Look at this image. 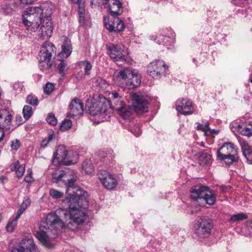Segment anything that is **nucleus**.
I'll use <instances>...</instances> for the list:
<instances>
[{
	"instance_id": "obj_1",
	"label": "nucleus",
	"mask_w": 252,
	"mask_h": 252,
	"mask_svg": "<svg viewBox=\"0 0 252 252\" xmlns=\"http://www.w3.org/2000/svg\"><path fill=\"white\" fill-rule=\"evenodd\" d=\"M81 194V192L79 196L68 199L69 211L59 208L54 213H49L45 220L41 221L39 230L36 232L35 237L43 246L49 249L54 247L50 237L55 236L58 231L63 228L64 223L62 218L69 220L67 226L71 229L76 228L78 224L86 220L87 214L84 210L87 208L88 202L86 197Z\"/></svg>"
},
{
	"instance_id": "obj_2",
	"label": "nucleus",
	"mask_w": 252,
	"mask_h": 252,
	"mask_svg": "<svg viewBox=\"0 0 252 252\" xmlns=\"http://www.w3.org/2000/svg\"><path fill=\"white\" fill-rule=\"evenodd\" d=\"M116 79L121 82L118 83L120 86L128 89L137 88L141 82L140 75L129 68H125L121 70L117 75Z\"/></svg>"
},
{
	"instance_id": "obj_3",
	"label": "nucleus",
	"mask_w": 252,
	"mask_h": 252,
	"mask_svg": "<svg viewBox=\"0 0 252 252\" xmlns=\"http://www.w3.org/2000/svg\"><path fill=\"white\" fill-rule=\"evenodd\" d=\"M190 198L194 201L200 203L204 202L206 204L212 206L216 202V196L209 187L202 185H197L191 188Z\"/></svg>"
},
{
	"instance_id": "obj_4",
	"label": "nucleus",
	"mask_w": 252,
	"mask_h": 252,
	"mask_svg": "<svg viewBox=\"0 0 252 252\" xmlns=\"http://www.w3.org/2000/svg\"><path fill=\"white\" fill-rule=\"evenodd\" d=\"M77 160V154L73 151H67L64 146H59L54 154L52 163L55 165H69Z\"/></svg>"
},
{
	"instance_id": "obj_5",
	"label": "nucleus",
	"mask_w": 252,
	"mask_h": 252,
	"mask_svg": "<svg viewBox=\"0 0 252 252\" xmlns=\"http://www.w3.org/2000/svg\"><path fill=\"white\" fill-rule=\"evenodd\" d=\"M217 158L230 165L238 160L237 149L233 144L225 143L218 151Z\"/></svg>"
},
{
	"instance_id": "obj_6",
	"label": "nucleus",
	"mask_w": 252,
	"mask_h": 252,
	"mask_svg": "<svg viewBox=\"0 0 252 252\" xmlns=\"http://www.w3.org/2000/svg\"><path fill=\"white\" fill-rule=\"evenodd\" d=\"M56 48L51 42L45 41L41 47L39 66L42 71L47 70L52 67L50 60L53 53H55Z\"/></svg>"
},
{
	"instance_id": "obj_7",
	"label": "nucleus",
	"mask_w": 252,
	"mask_h": 252,
	"mask_svg": "<svg viewBox=\"0 0 252 252\" xmlns=\"http://www.w3.org/2000/svg\"><path fill=\"white\" fill-rule=\"evenodd\" d=\"M130 97L132 101V107L133 111L140 115L149 111V105L151 100L148 95L132 93Z\"/></svg>"
},
{
	"instance_id": "obj_8",
	"label": "nucleus",
	"mask_w": 252,
	"mask_h": 252,
	"mask_svg": "<svg viewBox=\"0 0 252 252\" xmlns=\"http://www.w3.org/2000/svg\"><path fill=\"white\" fill-rule=\"evenodd\" d=\"M213 227L212 220L207 217L198 219L194 224L195 233L200 238H208Z\"/></svg>"
},
{
	"instance_id": "obj_9",
	"label": "nucleus",
	"mask_w": 252,
	"mask_h": 252,
	"mask_svg": "<svg viewBox=\"0 0 252 252\" xmlns=\"http://www.w3.org/2000/svg\"><path fill=\"white\" fill-rule=\"evenodd\" d=\"M109 102L103 98H100L98 100H94L89 102L86 104L88 111L89 114L93 116L98 114H105L107 110L108 105Z\"/></svg>"
},
{
	"instance_id": "obj_10",
	"label": "nucleus",
	"mask_w": 252,
	"mask_h": 252,
	"mask_svg": "<svg viewBox=\"0 0 252 252\" xmlns=\"http://www.w3.org/2000/svg\"><path fill=\"white\" fill-rule=\"evenodd\" d=\"M106 49L108 54L114 61L126 62L127 52L122 49L120 46L110 44L107 45Z\"/></svg>"
},
{
	"instance_id": "obj_11",
	"label": "nucleus",
	"mask_w": 252,
	"mask_h": 252,
	"mask_svg": "<svg viewBox=\"0 0 252 252\" xmlns=\"http://www.w3.org/2000/svg\"><path fill=\"white\" fill-rule=\"evenodd\" d=\"M51 17L49 15L45 14L42 21L40 29L38 31V39L43 40L48 39L51 36L53 28L50 22Z\"/></svg>"
},
{
	"instance_id": "obj_12",
	"label": "nucleus",
	"mask_w": 252,
	"mask_h": 252,
	"mask_svg": "<svg viewBox=\"0 0 252 252\" xmlns=\"http://www.w3.org/2000/svg\"><path fill=\"white\" fill-rule=\"evenodd\" d=\"M167 68L168 66L163 61L155 60L149 65L147 71L153 77L158 78Z\"/></svg>"
},
{
	"instance_id": "obj_13",
	"label": "nucleus",
	"mask_w": 252,
	"mask_h": 252,
	"mask_svg": "<svg viewBox=\"0 0 252 252\" xmlns=\"http://www.w3.org/2000/svg\"><path fill=\"white\" fill-rule=\"evenodd\" d=\"M23 23L26 29L32 32H34L39 28L41 24L43 17L41 16H35L34 15L22 14Z\"/></svg>"
},
{
	"instance_id": "obj_14",
	"label": "nucleus",
	"mask_w": 252,
	"mask_h": 252,
	"mask_svg": "<svg viewBox=\"0 0 252 252\" xmlns=\"http://www.w3.org/2000/svg\"><path fill=\"white\" fill-rule=\"evenodd\" d=\"M104 25L106 28L110 32H120L125 29V24L124 22L119 19L118 16L112 17L108 22L106 19H104Z\"/></svg>"
},
{
	"instance_id": "obj_15",
	"label": "nucleus",
	"mask_w": 252,
	"mask_h": 252,
	"mask_svg": "<svg viewBox=\"0 0 252 252\" xmlns=\"http://www.w3.org/2000/svg\"><path fill=\"white\" fill-rule=\"evenodd\" d=\"M11 252H39L32 239H23L18 248H13Z\"/></svg>"
},
{
	"instance_id": "obj_16",
	"label": "nucleus",
	"mask_w": 252,
	"mask_h": 252,
	"mask_svg": "<svg viewBox=\"0 0 252 252\" xmlns=\"http://www.w3.org/2000/svg\"><path fill=\"white\" fill-rule=\"evenodd\" d=\"M102 4L108 8L112 17H117L123 12L122 3L118 0H102Z\"/></svg>"
},
{
	"instance_id": "obj_17",
	"label": "nucleus",
	"mask_w": 252,
	"mask_h": 252,
	"mask_svg": "<svg viewBox=\"0 0 252 252\" xmlns=\"http://www.w3.org/2000/svg\"><path fill=\"white\" fill-rule=\"evenodd\" d=\"M176 107L179 113L184 115H190L194 112L191 101L186 98L177 100Z\"/></svg>"
},
{
	"instance_id": "obj_18",
	"label": "nucleus",
	"mask_w": 252,
	"mask_h": 252,
	"mask_svg": "<svg viewBox=\"0 0 252 252\" xmlns=\"http://www.w3.org/2000/svg\"><path fill=\"white\" fill-rule=\"evenodd\" d=\"M77 179V176H75L72 178L67 179L66 180H63V182L67 187V192L71 191V190H73L71 193L72 194L70 195V197L79 196V193L81 191V196H85V193L86 192L76 183Z\"/></svg>"
},
{
	"instance_id": "obj_19",
	"label": "nucleus",
	"mask_w": 252,
	"mask_h": 252,
	"mask_svg": "<svg viewBox=\"0 0 252 252\" xmlns=\"http://www.w3.org/2000/svg\"><path fill=\"white\" fill-rule=\"evenodd\" d=\"M125 105L124 101H120L119 104H116V106L111 107L117 111L119 115L124 119H130L132 118L133 108L132 106H124Z\"/></svg>"
},
{
	"instance_id": "obj_20",
	"label": "nucleus",
	"mask_w": 252,
	"mask_h": 252,
	"mask_svg": "<svg viewBox=\"0 0 252 252\" xmlns=\"http://www.w3.org/2000/svg\"><path fill=\"white\" fill-rule=\"evenodd\" d=\"M83 106V103L80 99L74 98L69 105L70 112L67 116L73 117L82 115L84 111Z\"/></svg>"
},
{
	"instance_id": "obj_21",
	"label": "nucleus",
	"mask_w": 252,
	"mask_h": 252,
	"mask_svg": "<svg viewBox=\"0 0 252 252\" xmlns=\"http://www.w3.org/2000/svg\"><path fill=\"white\" fill-rule=\"evenodd\" d=\"M99 179L104 188L109 190L114 189L118 184L117 180L114 177V174H107L106 176Z\"/></svg>"
},
{
	"instance_id": "obj_22",
	"label": "nucleus",
	"mask_w": 252,
	"mask_h": 252,
	"mask_svg": "<svg viewBox=\"0 0 252 252\" xmlns=\"http://www.w3.org/2000/svg\"><path fill=\"white\" fill-rule=\"evenodd\" d=\"M72 51V47L71 40L65 37L62 45V52L60 55L61 57L67 58L70 55Z\"/></svg>"
},
{
	"instance_id": "obj_23",
	"label": "nucleus",
	"mask_w": 252,
	"mask_h": 252,
	"mask_svg": "<svg viewBox=\"0 0 252 252\" xmlns=\"http://www.w3.org/2000/svg\"><path fill=\"white\" fill-rule=\"evenodd\" d=\"M241 146L243 154L247 161L249 163L252 164V149L251 147L246 142L242 143Z\"/></svg>"
},
{
	"instance_id": "obj_24",
	"label": "nucleus",
	"mask_w": 252,
	"mask_h": 252,
	"mask_svg": "<svg viewBox=\"0 0 252 252\" xmlns=\"http://www.w3.org/2000/svg\"><path fill=\"white\" fill-rule=\"evenodd\" d=\"M1 9L6 14H10L18 10V6L16 3L14 2H5L1 5Z\"/></svg>"
},
{
	"instance_id": "obj_25",
	"label": "nucleus",
	"mask_w": 252,
	"mask_h": 252,
	"mask_svg": "<svg viewBox=\"0 0 252 252\" xmlns=\"http://www.w3.org/2000/svg\"><path fill=\"white\" fill-rule=\"evenodd\" d=\"M23 14L34 15L35 16L44 17L45 14L43 13V9L40 7H29L24 11Z\"/></svg>"
},
{
	"instance_id": "obj_26",
	"label": "nucleus",
	"mask_w": 252,
	"mask_h": 252,
	"mask_svg": "<svg viewBox=\"0 0 252 252\" xmlns=\"http://www.w3.org/2000/svg\"><path fill=\"white\" fill-rule=\"evenodd\" d=\"M113 158L111 154L102 152L99 156V163L97 162V164H99V166L102 165H108L112 160ZM99 168V167H98Z\"/></svg>"
},
{
	"instance_id": "obj_27",
	"label": "nucleus",
	"mask_w": 252,
	"mask_h": 252,
	"mask_svg": "<svg viewBox=\"0 0 252 252\" xmlns=\"http://www.w3.org/2000/svg\"><path fill=\"white\" fill-rule=\"evenodd\" d=\"M94 85L98 90L102 91L106 90L109 86L106 81L99 77L96 78Z\"/></svg>"
},
{
	"instance_id": "obj_28",
	"label": "nucleus",
	"mask_w": 252,
	"mask_h": 252,
	"mask_svg": "<svg viewBox=\"0 0 252 252\" xmlns=\"http://www.w3.org/2000/svg\"><path fill=\"white\" fill-rule=\"evenodd\" d=\"M236 128L237 132L243 135L248 137L252 135V127L250 128L240 125H237V126H236Z\"/></svg>"
},
{
	"instance_id": "obj_29",
	"label": "nucleus",
	"mask_w": 252,
	"mask_h": 252,
	"mask_svg": "<svg viewBox=\"0 0 252 252\" xmlns=\"http://www.w3.org/2000/svg\"><path fill=\"white\" fill-rule=\"evenodd\" d=\"M82 168L86 173H92L94 171V166L90 159H86L83 162Z\"/></svg>"
},
{
	"instance_id": "obj_30",
	"label": "nucleus",
	"mask_w": 252,
	"mask_h": 252,
	"mask_svg": "<svg viewBox=\"0 0 252 252\" xmlns=\"http://www.w3.org/2000/svg\"><path fill=\"white\" fill-rule=\"evenodd\" d=\"M57 69L60 75L64 77L65 76V71L68 69L67 63L66 61L63 60H60Z\"/></svg>"
},
{
	"instance_id": "obj_31",
	"label": "nucleus",
	"mask_w": 252,
	"mask_h": 252,
	"mask_svg": "<svg viewBox=\"0 0 252 252\" xmlns=\"http://www.w3.org/2000/svg\"><path fill=\"white\" fill-rule=\"evenodd\" d=\"M11 169L12 171H16L19 173H25V164H21L19 161L17 160L12 165Z\"/></svg>"
},
{
	"instance_id": "obj_32",
	"label": "nucleus",
	"mask_w": 252,
	"mask_h": 252,
	"mask_svg": "<svg viewBox=\"0 0 252 252\" xmlns=\"http://www.w3.org/2000/svg\"><path fill=\"white\" fill-rule=\"evenodd\" d=\"M198 159L201 164H210L211 160V156L207 153L201 152L199 153Z\"/></svg>"
},
{
	"instance_id": "obj_33",
	"label": "nucleus",
	"mask_w": 252,
	"mask_h": 252,
	"mask_svg": "<svg viewBox=\"0 0 252 252\" xmlns=\"http://www.w3.org/2000/svg\"><path fill=\"white\" fill-rule=\"evenodd\" d=\"M79 65L80 66H84L85 72L84 73L86 75H89L91 73V71L92 69V65L90 62L88 61H81L79 63Z\"/></svg>"
},
{
	"instance_id": "obj_34",
	"label": "nucleus",
	"mask_w": 252,
	"mask_h": 252,
	"mask_svg": "<svg viewBox=\"0 0 252 252\" xmlns=\"http://www.w3.org/2000/svg\"><path fill=\"white\" fill-rule=\"evenodd\" d=\"M22 113L24 118L26 120H29L33 114L32 107L29 105H25L22 110Z\"/></svg>"
},
{
	"instance_id": "obj_35",
	"label": "nucleus",
	"mask_w": 252,
	"mask_h": 252,
	"mask_svg": "<svg viewBox=\"0 0 252 252\" xmlns=\"http://www.w3.org/2000/svg\"><path fill=\"white\" fill-rule=\"evenodd\" d=\"M17 220H16V218L14 217L9 221L6 226V230L7 231L11 232L14 230L17 225Z\"/></svg>"
},
{
	"instance_id": "obj_36",
	"label": "nucleus",
	"mask_w": 252,
	"mask_h": 252,
	"mask_svg": "<svg viewBox=\"0 0 252 252\" xmlns=\"http://www.w3.org/2000/svg\"><path fill=\"white\" fill-rule=\"evenodd\" d=\"M72 123L71 120L69 119H65L60 126V130L62 131L67 130L71 128Z\"/></svg>"
},
{
	"instance_id": "obj_37",
	"label": "nucleus",
	"mask_w": 252,
	"mask_h": 252,
	"mask_svg": "<svg viewBox=\"0 0 252 252\" xmlns=\"http://www.w3.org/2000/svg\"><path fill=\"white\" fill-rule=\"evenodd\" d=\"M111 103H114L115 105L119 104L120 103L121 99V96L119 93L116 91H113L111 94Z\"/></svg>"
},
{
	"instance_id": "obj_38",
	"label": "nucleus",
	"mask_w": 252,
	"mask_h": 252,
	"mask_svg": "<svg viewBox=\"0 0 252 252\" xmlns=\"http://www.w3.org/2000/svg\"><path fill=\"white\" fill-rule=\"evenodd\" d=\"M247 218V215L243 213H238L232 215L230 220L233 222H237L240 220H242Z\"/></svg>"
},
{
	"instance_id": "obj_39",
	"label": "nucleus",
	"mask_w": 252,
	"mask_h": 252,
	"mask_svg": "<svg viewBox=\"0 0 252 252\" xmlns=\"http://www.w3.org/2000/svg\"><path fill=\"white\" fill-rule=\"evenodd\" d=\"M26 102L31 105L37 106L38 101L37 97L32 94H29L27 97Z\"/></svg>"
},
{
	"instance_id": "obj_40",
	"label": "nucleus",
	"mask_w": 252,
	"mask_h": 252,
	"mask_svg": "<svg viewBox=\"0 0 252 252\" xmlns=\"http://www.w3.org/2000/svg\"><path fill=\"white\" fill-rule=\"evenodd\" d=\"M49 194L54 199L62 198L63 195V192L53 189H51L50 190Z\"/></svg>"
},
{
	"instance_id": "obj_41",
	"label": "nucleus",
	"mask_w": 252,
	"mask_h": 252,
	"mask_svg": "<svg viewBox=\"0 0 252 252\" xmlns=\"http://www.w3.org/2000/svg\"><path fill=\"white\" fill-rule=\"evenodd\" d=\"M46 121L48 124L52 126H56L57 124V120L55 115L52 113H49L46 118Z\"/></svg>"
},
{
	"instance_id": "obj_42",
	"label": "nucleus",
	"mask_w": 252,
	"mask_h": 252,
	"mask_svg": "<svg viewBox=\"0 0 252 252\" xmlns=\"http://www.w3.org/2000/svg\"><path fill=\"white\" fill-rule=\"evenodd\" d=\"M54 85L53 83L47 82L44 86V93L45 94H50L54 89Z\"/></svg>"
},
{
	"instance_id": "obj_43",
	"label": "nucleus",
	"mask_w": 252,
	"mask_h": 252,
	"mask_svg": "<svg viewBox=\"0 0 252 252\" xmlns=\"http://www.w3.org/2000/svg\"><path fill=\"white\" fill-rule=\"evenodd\" d=\"M130 130L136 137L140 136L142 133L140 126L138 124L132 126L130 128Z\"/></svg>"
},
{
	"instance_id": "obj_44",
	"label": "nucleus",
	"mask_w": 252,
	"mask_h": 252,
	"mask_svg": "<svg viewBox=\"0 0 252 252\" xmlns=\"http://www.w3.org/2000/svg\"><path fill=\"white\" fill-rule=\"evenodd\" d=\"M54 137V134H50L48 135L47 138H46L42 140L41 143V147L42 148H45L47 147L49 142L51 141Z\"/></svg>"
},
{
	"instance_id": "obj_45",
	"label": "nucleus",
	"mask_w": 252,
	"mask_h": 252,
	"mask_svg": "<svg viewBox=\"0 0 252 252\" xmlns=\"http://www.w3.org/2000/svg\"><path fill=\"white\" fill-rule=\"evenodd\" d=\"M20 141L18 139L12 141L11 144V147L13 150L17 151L20 147Z\"/></svg>"
},
{
	"instance_id": "obj_46",
	"label": "nucleus",
	"mask_w": 252,
	"mask_h": 252,
	"mask_svg": "<svg viewBox=\"0 0 252 252\" xmlns=\"http://www.w3.org/2000/svg\"><path fill=\"white\" fill-rule=\"evenodd\" d=\"M30 199L27 198L25 200L23 201L20 206L22 208H24V209L26 210L27 208V207L30 205Z\"/></svg>"
},
{
	"instance_id": "obj_47",
	"label": "nucleus",
	"mask_w": 252,
	"mask_h": 252,
	"mask_svg": "<svg viewBox=\"0 0 252 252\" xmlns=\"http://www.w3.org/2000/svg\"><path fill=\"white\" fill-rule=\"evenodd\" d=\"M66 174H59L57 177L54 176L53 177L52 181L53 182H55V183H57L60 182L62 180V178Z\"/></svg>"
},
{
	"instance_id": "obj_48",
	"label": "nucleus",
	"mask_w": 252,
	"mask_h": 252,
	"mask_svg": "<svg viewBox=\"0 0 252 252\" xmlns=\"http://www.w3.org/2000/svg\"><path fill=\"white\" fill-rule=\"evenodd\" d=\"M23 120V118L20 115H17L15 118L16 126H18L24 123Z\"/></svg>"
},
{
	"instance_id": "obj_49",
	"label": "nucleus",
	"mask_w": 252,
	"mask_h": 252,
	"mask_svg": "<svg viewBox=\"0 0 252 252\" xmlns=\"http://www.w3.org/2000/svg\"><path fill=\"white\" fill-rule=\"evenodd\" d=\"M25 210H26L24 209V208H22L20 206L17 211L16 216L15 217L16 218V220H18L20 217L21 215L24 213V212Z\"/></svg>"
},
{
	"instance_id": "obj_50",
	"label": "nucleus",
	"mask_w": 252,
	"mask_h": 252,
	"mask_svg": "<svg viewBox=\"0 0 252 252\" xmlns=\"http://www.w3.org/2000/svg\"><path fill=\"white\" fill-rule=\"evenodd\" d=\"M32 175V174H27L24 178L25 181L28 183L32 182L34 181V179Z\"/></svg>"
},
{
	"instance_id": "obj_51",
	"label": "nucleus",
	"mask_w": 252,
	"mask_h": 252,
	"mask_svg": "<svg viewBox=\"0 0 252 252\" xmlns=\"http://www.w3.org/2000/svg\"><path fill=\"white\" fill-rule=\"evenodd\" d=\"M230 189V187L229 186H221L220 187V192L222 193H225L228 191L229 189Z\"/></svg>"
},
{
	"instance_id": "obj_52",
	"label": "nucleus",
	"mask_w": 252,
	"mask_h": 252,
	"mask_svg": "<svg viewBox=\"0 0 252 252\" xmlns=\"http://www.w3.org/2000/svg\"><path fill=\"white\" fill-rule=\"evenodd\" d=\"M21 3L24 4H30L33 3L36 0H19Z\"/></svg>"
},
{
	"instance_id": "obj_53",
	"label": "nucleus",
	"mask_w": 252,
	"mask_h": 252,
	"mask_svg": "<svg viewBox=\"0 0 252 252\" xmlns=\"http://www.w3.org/2000/svg\"><path fill=\"white\" fill-rule=\"evenodd\" d=\"M247 228L250 234L252 235V220L248 222Z\"/></svg>"
},
{
	"instance_id": "obj_54",
	"label": "nucleus",
	"mask_w": 252,
	"mask_h": 252,
	"mask_svg": "<svg viewBox=\"0 0 252 252\" xmlns=\"http://www.w3.org/2000/svg\"><path fill=\"white\" fill-rule=\"evenodd\" d=\"M98 171L100 173H104L105 172H107V173H111V171L108 170L107 167H105L104 168H101L98 169Z\"/></svg>"
},
{
	"instance_id": "obj_55",
	"label": "nucleus",
	"mask_w": 252,
	"mask_h": 252,
	"mask_svg": "<svg viewBox=\"0 0 252 252\" xmlns=\"http://www.w3.org/2000/svg\"><path fill=\"white\" fill-rule=\"evenodd\" d=\"M197 129L198 130H200L204 132L205 131V128H204L203 126L201 124H200L199 123H197Z\"/></svg>"
},
{
	"instance_id": "obj_56",
	"label": "nucleus",
	"mask_w": 252,
	"mask_h": 252,
	"mask_svg": "<svg viewBox=\"0 0 252 252\" xmlns=\"http://www.w3.org/2000/svg\"><path fill=\"white\" fill-rule=\"evenodd\" d=\"M204 127V128H205V131L204 132H207V131H210V128L209 127V124L208 122H206L205 123L204 126H203Z\"/></svg>"
},
{
	"instance_id": "obj_57",
	"label": "nucleus",
	"mask_w": 252,
	"mask_h": 252,
	"mask_svg": "<svg viewBox=\"0 0 252 252\" xmlns=\"http://www.w3.org/2000/svg\"><path fill=\"white\" fill-rule=\"evenodd\" d=\"M7 179V178L6 176H4L3 175H2L0 177V181L1 183L3 184L4 180Z\"/></svg>"
},
{
	"instance_id": "obj_58",
	"label": "nucleus",
	"mask_w": 252,
	"mask_h": 252,
	"mask_svg": "<svg viewBox=\"0 0 252 252\" xmlns=\"http://www.w3.org/2000/svg\"><path fill=\"white\" fill-rule=\"evenodd\" d=\"M69 0L74 3H78L79 1V0Z\"/></svg>"
},
{
	"instance_id": "obj_59",
	"label": "nucleus",
	"mask_w": 252,
	"mask_h": 252,
	"mask_svg": "<svg viewBox=\"0 0 252 252\" xmlns=\"http://www.w3.org/2000/svg\"><path fill=\"white\" fill-rule=\"evenodd\" d=\"M18 85H19V84H15L14 85V86H13L14 89H15L16 88H17V86H18Z\"/></svg>"
},
{
	"instance_id": "obj_60",
	"label": "nucleus",
	"mask_w": 252,
	"mask_h": 252,
	"mask_svg": "<svg viewBox=\"0 0 252 252\" xmlns=\"http://www.w3.org/2000/svg\"><path fill=\"white\" fill-rule=\"evenodd\" d=\"M251 82L252 83V71L251 74Z\"/></svg>"
},
{
	"instance_id": "obj_61",
	"label": "nucleus",
	"mask_w": 252,
	"mask_h": 252,
	"mask_svg": "<svg viewBox=\"0 0 252 252\" xmlns=\"http://www.w3.org/2000/svg\"><path fill=\"white\" fill-rule=\"evenodd\" d=\"M23 175V174H21L20 175L18 176V178H20V177H21Z\"/></svg>"
},
{
	"instance_id": "obj_62",
	"label": "nucleus",
	"mask_w": 252,
	"mask_h": 252,
	"mask_svg": "<svg viewBox=\"0 0 252 252\" xmlns=\"http://www.w3.org/2000/svg\"><path fill=\"white\" fill-rule=\"evenodd\" d=\"M65 252H73L68 250V251H66Z\"/></svg>"
},
{
	"instance_id": "obj_63",
	"label": "nucleus",
	"mask_w": 252,
	"mask_h": 252,
	"mask_svg": "<svg viewBox=\"0 0 252 252\" xmlns=\"http://www.w3.org/2000/svg\"><path fill=\"white\" fill-rule=\"evenodd\" d=\"M193 62L194 63H195V59H193Z\"/></svg>"
},
{
	"instance_id": "obj_64",
	"label": "nucleus",
	"mask_w": 252,
	"mask_h": 252,
	"mask_svg": "<svg viewBox=\"0 0 252 252\" xmlns=\"http://www.w3.org/2000/svg\"><path fill=\"white\" fill-rule=\"evenodd\" d=\"M83 20V19H82V18H81V17H80V20L81 21V20Z\"/></svg>"
}]
</instances>
